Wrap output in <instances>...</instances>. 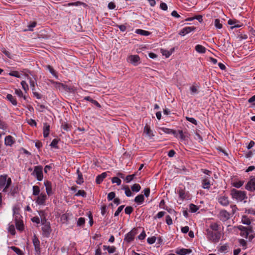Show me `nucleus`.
Instances as JSON below:
<instances>
[{"instance_id":"obj_14","label":"nucleus","mask_w":255,"mask_h":255,"mask_svg":"<svg viewBox=\"0 0 255 255\" xmlns=\"http://www.w3.org/2000/svg\"><path fill=\"white\" fill-rule=\"evenodd\" d=\"M44 185L46 188V191L48 196H50L53 194L52 190V183L50 181L48 180L44 181Z\"/></svg>"},{"instance_id":"obj_26","label":"nucleus","mask_w":255,"mask_h":255,"mask_svg":"<svg viewBox=\"0 0 255 255\" xmlns=\"http://www.w3.org/2000/svg\"><path fill=\"white\" fill-rule=\"evenodd\" d=\"M50 126L46 123L44 124L43 134L44 137H47L49 134Z\"/></svg>"},{"instance_id":"obj_8","label":"nucleus","mask_w":255,"mask_h":255,"mask_svg":"<svg viewBox=\"0 0 255 255\" xmlns=\"http://www.w3.org/2000/svg\"><path fill=\"white\" fill-rule=\"evenodd\" d=\"M245 189L249 191H255V177L252 178L245 186Z\"/></svg>"},{"instance_id":"obj_23","label":"nucleus","mask_w":255,"mask_h":255,"mask_svg":"<svg viewBox=\"0 0 255 255\" xmlns=\"http://www.w3.org/2000/svg\"><path fill=\"white\" fill-rule=\"evenodd\" d=\"M199 86L196 83L193 84L190 87V90L192 95L197 94L199 93Z\"/></svg>"},{"instance_id":"obj_53","label":"nucleus","mask_w":255,"mask_h":255,"mask_svg":"<svg viewBox=\"0 0 255 255\" xmlns=\"http://www.w3.org/2000/svg\"><path fill=\"white\" fill-rule=\"evenodd\" d=\"M215 26L218 29H221L222 27V24L220 23V21L219 19H216L215 20Z\"/></svg>"},{"instance_id":"obj_37","label":"nucleus","mask_w":255,"mask_h":255,"mask_svg":"<svg viewBox=\"0 0 255 255\" xmlns=\"http://www.w3.org/2000/svg\"><path fill=\"white\" fill-rule=\"evenodd\" d=\"M179 198L183 200L186 198V194L185 192L183 189H180L178 192Z\"/></svg>"},{"instance_id":"obj_51","label":"nucleus","mask_w":255,"mask_h":255,"mask_svg":"<svg viewBox=\"0 0 255 255\" xmlns=\"http://www.w3.org/2000/svg\"><path fill=\"white\" fill-rule=\"evenodd\" d=\"M228 23L229 25H233V26L231 27L232 28H233L234 27H240V25L238 24H236V21L232 20L231 19H230L228 20Z\"/></svg>"},{"instance_id":"obj_17","label":"nucleus","mask_w":255,"mask_h":255,"mask_svg":"<svg viewBox=\"0 0 255 255\" xmlns=\"http://www.w3.org/2000/svg\"><path fill=\"white\" fill-rule=\"evenodd\" d=\"M144 133L148 136L150 138H152L154 136L152 131L151 130L150 127L147 125H146L144 128L143 130Z\"/></svg>"},{"instance_id":"obj_50","label":"nucleus","mask_w":255,"mask_h":255,"mask_svg":"<svg viewBox=\"0 0 255 255\" xmlns=\"http://www.w3.org/2000/svg\"><path fill=\"white\" fill-rule=\"evenodd\" d=\"M85 223V219L84 218L80 217L78 219L77 224L78 226H81L84 225Z\"/></svg>"},{"instance_id":"obj_32","label":"nucleus","mask_w":255,"mask_h":255,"mask_svg":"<svg viewBox=\"0 0 255 255\" xmlns=\"http://www.w3.org/2000/svg\"><path fill=\"white\" fill-rule=\"evenodd\" d=\"M135 33L141 35L148 36L150 34V32L142 29H137L135 30Z\"/></svg>"},{"instance_id":"obj_31","label":"nucleus","mask_w":255,"mask_h":255,"mask_svg":"<svg viewBox=\"0 0 255 255\" xmlns=\"http://www.w3.org/2000/svg\"><path fill=\"white\" fill-rule=\"evenodd\" d=\"M103 249L107 250L109 254L114 253L116 251V248L114 246H103Z\"/></svg>"},{"instance_id":"obj_15","label":"nucleus","mask_w":255,"mask_h":255,"mask_svg":"<svg viewBox=\"0 0 255 255\" xmlns=\"http://www.w3.org/2000/svg\"><path fill=\"white\" fill-rule=\"evenodd\" d=\"M15 142L14 138L11 135H7L4 138V144L6 146H11Z\"/></svg>"},{"instance_id":"obj_5","label":"nucleus","mask_w":255,"mask_h":255,"mask_svg":"<svg viewBox=\"0 0 255 255\" xmlns=\"http://www.w3.org/2000/svg\"><path fill=\"white\" fill-rule=\"evenodd\" d=\"M217 199L219 203L224 207L228 206L230 203L229 197L226 195H220Z\"/></svg>"},{"instance_id":"obj_40","label":"nucleus","mask_w":255,"mask_h":255,"mask_svg":"<svg viewBox=\"0 0 255 255\" xmlns=\"http://www.w3.org/2000/svg\"><path fill=\"white\" fill-rule=\"evenodd\" d=\"M15 94L19 98H23L24 100L26 99V97L23 95L22 92L20 89H15Z\"/></svg>"},{"instance_id":"obj_11","label":"nucleus","mask_w":255,"mask_h":255,"mask_svg":"<svg viewBox=\"0 0 255 255\" xmlns=\"http://www.w3.org/2000/svg\"><path fill=\"white\" fill-rule=\"evenodd\" d=\"M43 226L42 227L43 234L44 236L48 237L51 231L50 224L49 223H46L45 224L43 223Z\"/></svg>"},{"instance_id":"obj_20","label":"nucleus","mask_w":255,"mask_h":255,"mask_svg":"<svg viewBox=\"0 0 255 255\" xmlns=\"http://www.w3.org/2000/svg\"><path fill=\"white\" fill-rule=\"evenodd\" d=\"M135 233L131 231L126 234L125 240L128 243H130L133 240Z\"/></svg>"},{"instance_id":"obj_19","label":"nucleus","mask_w":255,"mask_h":255,"mask_svg":"<svg viewBox=\"0 0 255 255\" xmlns=\"http://www.w3.org/2000/svg\"><path fill=\"white\" fill-rule=\"evenodd\" d=\"M160 130H161L162 132L167 133V134H172L174 135L175 137H177V134L176 133V131L168 128L162 127L159 128Z\"/></svg>"},{"instance_id":"obj_45","label":"nucleus","mask_w":255,"mask_h":255,"mask_svg":"<svg viewBox=\"0 0 255 255\" xmlns=\"http://www.w3.org/2000/svg\"><path fill=\"white\" fill-rule=\"evenodd\" d=\"M58 143V140L56 138H55L53 139L52 142H51L50 146L52 147L55 148H58V147L57 146V144Z\"/></svg>"},{"instance_id":"obj_49","label":"nucleus","mask_w":255,"mask_h":255,"mask_svg":"<svg viewBox=\"0 0 255 255\" xmlns=\"http://www.w3.org/2000/svg\"><path fill=\"white\" fill-rule=\"evenodd\" d=\"M76 196H82L83 197H86V193L84 190H79L77 193L75 195Z\"/></svg>"},{"instance_id":"obj_57","label":"nucleus","mask_w":255,"mask_h":255,"mask_svg":"<svg viewBox=\"0 0 255 255\" xmlns=\"http://www.w3.org/2000/svg\"><path fill=\"white\" fill-rule=\"evenodd\" d=\"M230 208L232 209V215L235 214L237 210H238V207L236 205L232 204L230 205Z\"/></svg>"},{"instance_id":"obj_7","label":"nucleus","mask_w":255,"mask_h":255,"mask_svg":"<svg viewBox=\"0 0 255 255\" xmlns=\"http://www.w3.org/2000/svg\"><path fill=\"white\" fill-rule=\"evenodd\" d=\"M220 220L223 222H226L231 218V214L226 210H221L218 215Z\"/></svg>"},{"instance_id":"obj_56","label":"nucleus","mask_w":255,"mask_h":255,"mask_svg":"<svg viewBox=\"0 0 255 255\" xmlns=\"http://www.w3.org/2000/svg\"><path fill=\"white\" fill-rule=\"evenodd\" d=\"M115 196H116V194L114 192H111L109 193L108 195V197H107L108 200L109 201L112 200L113 199H114L115 198Z\"/></svg>"},{"instance_id":"obj_44","label":"nucleus","mask_w":255,"mask_h":255,"mask_svg":"<svg viewBox=\"0 0 255 255\" xmlns=\"http://www.w3.org/2000/svg\"><path fill=\"white\" fill-rule=\"evenodd\" d=\"M123 189L125 190V194L128 197H130L132 195V193L131 191L130 190L129 187L128 186H125L123 188Z\"/></svg>"},{"instance_id":"obj_52","label":"nucleus","mask_w":255,"mask_h":255,"mask_svg":"<svg viewBox=\"0 0 255 255\" xmlns=\"http://www.w3.org/2000/svg\"><path fill=\"white\" fill-rule=\"evenodd\" d=\"M133 211V208L131 206H128L125 209V212L126 214L129 215Z\"/></svg>"},{"instance_id":"obj_28","label":"nucleus","mask_w":255,"mask_h":255,"mask_svg":"<svg viewBox=\"0 0 255 255\" xmlns=\"http://www.w3.org/2000/svg\"><path fill=\"white\" fill-rule=\"evenodd\" d=\"M144 197L142 194H140L136 196L134 200V202L138 204H141L144 202Z\"/></svg>"},{"instance_id":"obj_63","label":"nucleus","mask_w":255,"mask_h":255,"mask_svg":"<svg viewBox=\"0 0 255 255\" xmlns=\"http://www.w3.org/2000/svg\"><path fill=\"white\" fill-rule=\"evenodd\" d=\"M160 8L163 10H166L167 9L168 7L166 3L162 2L160 4Z\"/></svg>"},{"instance_id":"obj_6","label":"nucleus","mask_w":255,"mask_h":255,"mask_svg":"<svg viewBox=\"0 0 255 255\" xmlns=\"http://www.w3.org/2000/svg\"><path fill=\"white\" fill-rule=\"evenodd\" d=\"M238 228L241 231L240 235L246 239L248 238L250 233H252L253 232V229L251 227L247 228L240 226Z\"/></svg>"},{"instance_id":"obj_64","label":"nucleus","mask_w":255,"mask_h":255,"mask_svg":"<svg viewBox=\"0 0 255 255\" xmlns=\"http://www.w3.org/2000/svg\"><path fill=\"white\" fill-rule=\"evenodd\" d=\"M9 231L11 233L12 235H15V229L13 225H11L9 226L8 228Z\"/></svg>"},{"instance_id":"obj_4","label":"nucleus","mask_w":255,"mask_h":255,"mask_svg":"<svg viewBox=\"0 0 255 255\" xmlns=\"http://www.w3.org/2000/svg\"><path fill=\"white\" fill-rule=\"evenodd\" d=\"M43 167L41 165L35 166L31 175L35 177L38 181H42L43 178Z\"/></svg>"},{"instance_id":"obj_24","label":"nucleus","mask_w":255,"mask_h":255,"mask_svg":"<svg viewBox=\"0 0 255 255\" xmlns=\"http://www.w3.org/2000/svg\"><path fill=\"white\" fill-rule=\"evenodd\" d=\"M13 215L14 220H19L20 218H22L21 216L19 213V208L14 207L13 208Z\"/></svg>"},{"instance_id":"obj_58","label":"nucleus","mask_w":255,"mask_h":255,"mask_svg":"<svg viewBox=\"0 0 255 255\" xmlns=\"http://www.w3.org/2000/svg\"><path fill=\"white\" fill-rule=\"evenodd\" d=\"M186 119L195 125H197V121L193 118L186 117Z\"/></svg>"},{"instance_id":"obj_33","label":"nucleus","mask_w":255,"mask_h":255,"mask_svg":"<svg viewBox=\"0 0 255 255\" xmlns=\"http://www.w3.org/2000/svg\"><path fill=\"white\" fill-rule=\"evenodd\" d=\"M219 225L216 223H212L210 225V228L209 229L211 230L213 232H219Z\"/></svg>"},{"instance_id":"obj_48","label":"nucleus","mask_w":255,"mask_h":255,"mask_svg":"<svg viewBox=\"0 0 255 255\" xmlns=\"http://www.w3.org/2000/svg\"><path fill=\"white\" fill-rule=\"evenodd\" d=\"M245 213L255 216V209L249 208L245 209Z\"/></svg>"},{"instance_id":"obj_62","label":"nucleus","mask_w":255,"mask_h":255,"mask_svg":"<svg viewBox=\"0 0 255 255\" xmlns=\"http://www.w3.org/2000/svg\"><path fill=\"white\" fill-rule=\"evenodd\" d=\"M165 213L164 211H160L157 213V214L156 215L155 217H154V218L155 219L156 218H161L165 215Z\"/></svg>"},{"instance_id":"obj_13","label":"nucleus","mask_w":255,"mask_h":255,"mask_svg":"<svg viewBox=\"0 0 255 255\" xmlns=\"http://www.w3.org/2000/svg\"><path fill=\"white\" fill-rule=\"evenodd\" d=\"M128 60L133 65L136 66L139 63L140 58L137 55H130L128 57Z\"/></svg>"},{"instance_id":"obj_21","label":"nucleus","mask_w":255,"mask_h":255,"mask_svg":"<svg viewBox=\"0 0 255 255\" xmlns=\"http://www.w3.org/2000/svg\"><path fill=\"white\" fill-rule=\"evenodd\" d=\"M202 184L204 189H209L211 186L210 179L207 177L203 178L202 180Z\"/></svg>"},{"instance_id":"obj_2","label":"nucleus","mask_w":255,"mask_h":255,"mask_svg":"<svg viewBox=\"0 0 255 255\" xmlns=\"http://www.w3.org/2000/svg\"><path fill=\"white\" fill-rule=\"evenodd\" d=\"M206 235L208 241L213 243H217L219 242L221 236V232H213L210 229H206Z\"/></svg>"},{"instance_id":"obj_36","label":"nucleus","mask_w":255,"mask_h":255,"mask_svg":"<svg viewBox=\"0 0 255 255\" xmlns=\"http://www.w3.org/2000/svg\"><path fill=\"white\" fill-rule=\"evenodd\" d=\"M33 193L32 194L34 196L39 195L40 194L39 187L37 186L34 185L32 187Z\"/></svg>"},{"instance_id":"obj_39","label":"nucleus","mask_w":255,"mask_h":255,"mask_svg":"<svg viewBox=\"0 0 255 255\" xmlns=\"http://www.w3.org/2000/svg\"><path fill=\"white\" fill-rule=\"evenodd\" d=\"M189 209L191 212L195 213L199 209V208L197 206L193 204H190L189 205Z\"/></svg>"},{"instance_id":"obj_18","label":"nucleus","mask_w":255,"mask_h":255,"mask_svg":"<svg viewBox=\"0 0 255 255\" xmlns=\"http://www.w3.org/2000/svg\"><path fill=\"white\" fill-rule=\"evenodd\" d=\"M15 226L17 230L22 231L24 229V225L22 220L21 218H20L19 220H14Z\"/></svg>"},{"instance_id":"obj_1","label":"nucleus","mask_w":255,"mask_h":255,"mask_svg":"<svg viewBox=\"0 0 255 255\" xmlns=\"http://www.w3.org/2000/svg\"><path fill=\"white\" fill-rule=\"evenodd\" d=\"M230 195L232 199L236 201L237 202L242 201L245 203L247 202L248 196L246 192L245 191L238 190L233 188L231 190Z\"/></svg>"},{"instance_id":"obj_43","label":"nucleus","mask_w":255,"mask_h":255,"mask_svg":"<svg viewBox=\"0 0 255 255\" xmlns=\"http://www.w3.org/2000/svg\"><path fill=\"white\" fill-rule=\"evenodd\" d=\"M83 4L82 2L78 1L74 2H69L67 4H66L65 5L67 6H78L80 5L81 4Z\"/></svg>"},{"instance_id":"obj_46","label":"nucleus","mask_w":255,"mask_h":255,"mask_svg":"<svg viewBox=\"0 0 255 255\" xmlns=\"http://www.w3.org/2000/svg\"><path fill=\"white\" fill-rule=\"evenodd\" d=\"M21 85L22 86V89L25 91V92L29 90L28 86L27 83L25 81H22L21 82Z\"/></svg>"},{"instance_id":"obj_30","label":"nucleus","mask_w":255,"mask_h":255,"mask_svg":"<svg viewBox=\"0 0 255 255\" xmlns=\"http://www.w3.org/2000/svg\"><path fill=\"white\" fill-rule=\"evenodd\" d=\"M84 100L90 101L92 104H93L94 105L97 106L98 108H100L101 107V105H100V104L97 101L93 100V99H92L89 96L85 97L84 98Z\"/></svg>"},{"instance_id":"obj_38","label":"nucleus","mask_w":255,"mask_h":255,"mask_svg":"<svg viewBox=\"0 0 255 255\" xmlns=\"http://www.w3.org/2000/svg\"><path fill=\"white\" fill-rule=\"evenodd\" d=\"M136 175V174L135 173L128 175L125 178V181L127 183H129L134 179Z\"/></svg>"},{"instance_id":"obj_55","label":"nucleus","mask_w":255,"mask_h":255,"mask_svg":"<svg viewBox=\"0 0 255 255\" xmlns=\"http://www.w3.org/2000/svg\"><path fill=\"white\" fill-rule=\"evenodd\" d=\"M125 206L124 205H121L120 207H118L117 210L115 213L114 216H118L120 214V213L122 212V211L123 210Z\"/></svg>"},{"instance_id":"obj_10","label":"nucleus","mask_w":255,"mask_h":255,"mask_svg":"<svg viewBox=\"0 0 255 255\" xmlns=\"http://www.w3.org/2000/svg\"><path fill=\"white\" fill-rule=\"evenodd\" d=\"M47 199L46 195L45 193H40L36 200V203L39 205H44L45 201Z\"/></svg>"},{"instance_id":"obj_54","label":"nucleus","mask_w":255,"mask_h":255,"mask_svg":"<svg viewBox=\"0 0 255 255\" xmlns=\"http://www.w3.org/2000/svg\"><path fill=\"white\" fill-rule=\"evenodd\" d=\"M30 87L31 88V90L32 91L35 90V85L37 84L36 80L35 79L34 80H32V81H30V83H29Z\"/></svg>"},{"instance_id":"obj_9","label":"nucleus","mask_w":255,"mask_h":255,"mask_svg":"<svg viewBox=\"0 0 255 255\" xmlns=\"http://www.w3.org/2000/svg\"><path fill=\"white\" fill-rule=\"evenodd\" d=\"M32 242L34 246L35 251L39 255L40 254V241L35 235L33 238Z\"/></svg>"},{"instance_id":"obj_47","label":"nucleus","mask_w":255,"mask_h":255,"mask_svg":"<svg viewBox=\"0 0 255 255\" xmlns=\"http://www.w3.org/2000/svg\"><path fill=\"white\" fill-rule=\"evenodd\" d=\"M112 182L113 183H116L118 185L121 184V180L117 177H114L112 179Z\"/></svg>"},{"instance_id":"obj_16","label":"nucleus","mask_w":255,"mask_h":255,"mask_svg":"<svg viewBox=\"0 0 255 255\" xmlns=\"http://www.w3.org/2000/svg\"><path fill=\"white\" fill-rule=\"evenodd\" d=\"M192 252L191 249H176L175 253L179 255H186L189 254Z\"/></svg>"},{"instance_id":"obj_61","label":"nucleus","mask_w":255,"mask_h":255,"mask_svg":"<svg viewBox=\"0 0 255 255\" xmlns=\"http://www.w3.org/2000/svg\"><path fill=\"white\" fill-rule=\"evenodd\" d=\"M166 222L168 225H171V224H172V220L170 216L167 215L166 217Z\"/></svg>"},{"instance_id":"obj_41","label":"nucleus","mask_w":255,"mask_h":255,"mask_svg":"<svg viewBox=\"0 0 255 255\" xmlns=\"http://www.w3.org/2000/svg\"><path fill=\"white\" fill-rule=\"evenodd\" d=\"M8 75L17 78H21V76L19 72L17 71H12L8 73Z\"/></svg>"},{"instance_id":"obj_34","label":"nucleus","mask_w":255,"mask_h":255,"mask_svg":"<svg viewBox=\"0 0 255 255\" xmlns=\"http://www.w3.org/2000/svg\"><path fill=\"white\" fill-rule=\"evenodd\" d=\"M244 182L243 181H238V180H237V181H234L233 182V183H232V185L234 187L237 188H240V187H241L243 184H244Z\"/></svg>"},{"instance_id":"obj_42","label":"nucleus","mask_w":255,"mask_h":255,"mask_svg":"<svg viewBox=\"0 0 255 255\" xmlns=\"http://www.w3.org/2000/svg\"><path fill=\"white\" fill-rule=\"evenodd\" d=\"M11 249L17 255H23V253L22 251L18 249V248H16L15 247H11Z\"/></svg>"},{"instance_id":"obj_60","label":"nucleus","mask_w":255,"mask_h":255,"mask_svg":"<svg viewBox=\"0 0 255 255\" xmlns=\"http://www.w3.org/2000/svg\"><path fill=\"white\" fill-rule=\"evenodd\" d=\"M156 241V238L155 237H152L151 238H148L147 240V242L149 244H153L155 243Z\"/></svg>"},{"instance_id":"obj_27","label":"nucleus","mask_w":255,"mask_h":255,"mask_svg":"<svg viewBox=\"0 0 255 255\" xmlns=\"http://www.w3.org/2000/svg\"><path fill=\"white\" fill-rule=\"evenodd\" d=\"M6 99L9 101L13 105L16 106L17 104L16 99L11 95L7 94L6 96Z\"/></svg>"},{"instance_id":"obj_35","label":"nucleus","mask_w":255,"mask_h":255,"mask_svg":"<svg viewBox=\"0 0 255 255\" xmlns=\"http://www.w3.org/2000/svg\"><path fill=\"white\" fill-rule=\"evenodd\" d=\"M141 189V187L138 184H134L131 187V189L132 191L137 192L140 191Z\"/></svg>"},{"instance_id":"obj_29","label":"nucleus","mask_w":255,"mask_h":255,"mask_svg":"<svg viewBox=\"0 0 255 255\" xmlns=\"http://www.w3.org/2000/svg\"><path fill=\"white\" fill-rule=\"evenodd\" d=\"M196 51L200 53H205L206 51V48L203 46L198 44L195 46V48Z\"/></svg>"},{"instance_id":"obj_25","label":"nucleus","mask_w":255,"mask_h":255,"mask_svg":"<svg viewBox=\"0 0 255 255\" xmlns=\"http://www.w3.org/2000/svg\"><path fill=\"white\" fill-rule=\"evenodd\" d=\"M77 174L78 175L77 180L76 183L78 184L81 185L84 182V179L82 173L80 171L79 169L77 170Z\"/></svg>"},{"instance_id":"obj_3","label":"nucleus","mask_w":255,"mask_h":255,"mask_svg":"<svg viewBox=\"0 0 255 255\" xmlns=\"http://www.w3.org/2000/svg\"><path fill=\"white\" fill-rule=\"evenodd\" d=\"M11 179L8 177L7 175H3L0 176V190L3 188L2 191L6 192L7 189L11 184Z\"/></svg>"},{"instance_id":"obj_12","label":"nucleus","mask_w":255,"mask_h":255,"mask_svg":"<svg viewBox=\"0 0 255 255\" xmlns=\"http://www.w3.org/2000/svg\"><path fill=\"white\" fill-rule=\"evenodd\" d=\"M195 29L196 27L194 26L185 27L180 31L179 34L181 36H184L186 34L195 30Z\"/></svg>"},{"instance_id":"obj_22","label":"nucleus","mask_w":255,"mask_h":255,"mask_svg":"<svg viewBox=\"0 0 255 255\" xmlns=\"http://www.w3.org/2000/svg\"><path fill=\"white\" fill-rule=\"evenodd\" d=\"M107 173L106 172H103L102 174L98 175L96 177V182L97 184H100L102 182L103 180L107 177Z\"/></svg>"},{"instance_id":"obj_59","label":"nucleus","mask_w":255,"mask_h":255,"mask_svg":"<svg viewBox=\"0 0 255 255\" xmlns=\"http://www.w3.org/2000/svg\"><path fill=\"white\" fill-rule=\"evenodd\" d=\"M47 69L49 71V72L51 73L52 75L53 76H56V72L54 70V69L52 68V66L50 65H48L46 66Z\"/></svg>"}]
</instances>
